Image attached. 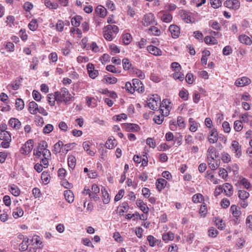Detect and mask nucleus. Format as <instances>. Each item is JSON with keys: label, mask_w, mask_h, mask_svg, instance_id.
<instances>
[{"label": "nucleus", "mask_w": 252, "mask_h": 252, "mask_svg": "<svg viewBox=\"0 0 252 252\" xmlns=\"http://www.w3.org/2000/svg\"><path fill=\"white\" fill-rule=\"evenodd\" d=\"M119 32V28L116 25H108L105 27L103 36L108 41H112L114 35Z\"/></svg>", "instance_id": "f257e3e1"}, {"label": "nucleus", "mask_w": 252, "mask_h": 252, "mask_svg": "<svg viewBox=\"0 0 252 252\" xmlns=\"http://www.w3.org/2000/svg\"><path fill=\"white\" fill-rule=\"evenodd\" d=\"M55 94H56L57 101L60 102H67L73 97L68 90L65 88H62L60 92H56Z\"/></svg>", "instance_id": "f03ea898"}, {"label": "nucleus", "mask_w": 252, "mask_h": 252, "mask_svg": "<svg viewBox=\"0 0 252 252\" xmlns=\"http://www.w3.org/2000/svg\"><path fill=\"white\" fill-rule=\"evenodd\" d=\"M0 139L2 140L1 145L3 148H7L10 146L11 141V134L8 131L0 132Z\"/></svg>", "instance_id": "7ed1b4c3"}, {"label": "nucleus", "mask_w": 252, "mask_h": 252, "mask_svg": "<svg viewBox=\"0 0 252 252\" xmlns=\"http://www.w3.org/2000/svg\"><path fill=\"white\" fill-rule=\"evenodd\" d=\"M32 244L29 245V247H28V252H36V250L38 248H41V245L42 244V242L39 239V237L37 236H34L32 237L31 240Z\"/></svg>", "instance_id": "20e7f679"}, {"label": "nucleus", "mask_w": 252, "mask_h": 252, "mask_svg": "<svg viewBox=\"0 0 252 252\" xmlns=\"http://www.w3.org/2000/svg\"><path fill=\"white\" fill-rule=\"evenodd\" d=\"M142 23V25L145 27L154 25L156 23L154 15L152 13L146 14L143 16Z\"/></svg>", "instance_id": "39448f33"}, {"label": "nucleus", "mask_w": 252, "mask_h": 252, "mask_svg": "<svg viewBox=\"0 0 252 252\" xmlns=\"http://www.w3.org/2000/svg\"><path fill=\"white\" fill-rule=\"evenodd\" d=\"M33 149V141L28 140L21 149V152L24 155L29 154Z\"/></svg>", "instance_id": "423d86ee"}, {"label": "nucleus", "mask_w": 252, "mask_h": 252, "mask_svg": "<svg viewBox=\"0 0 252 252\" xmlns=\"http://www.w3.org/2000/svg\"><path fill=\"white\" fill-rule=\"evenodd\" d=\"M47 144L46 142L43 141L39 144L37 149L42 152L43 157L51 156V153L50 151L47 149Z\"/></svg>", "instance_id": "0eeeda50"}, {"label": "nucleus", "mask_w": 252, "mask_h": 252, "mask_svg": "<svg viewBox=\"0 0 252 252\" xmlns=\"http://www.w3.org/2000/svg\"><path fill=\"white\" fill-rule=\"evenodd\" d=\"M241 147V146L237 141L233 140L232 142L230 148L231 151L235 154L237 158H239L242 155Z\"/></svg>", "instance_id": "6e6552de"}, {"label": "nucleus", "mask_w": 252, "mask_h": 252, "mask_svg": "<svg viewBox=\"0 0 252 252\" xmlns=\"http://www.w3.org/2000/svg\"><path fill=\"white\" fill-rule=\"evenodd\" d=\"M132 85L135 91L139 93H143L145 89L142 82L138 79H132Z\"/></svg>", "instance_id": "1a4fd4ad"}, {"label": "nucleus", "mask_w": 252, "mask_h": 252, "mask_svg": "<svg viewBox=\"0 0 252 252\" xmlns=\"http://www.w3.org/2000/svg\"><path fill=\"white\" fill-rule=\"evenodd\" d=\"M208 139L210 143L213 144L217 142L219 139V135L216 128H213L210 131L208 134Z\"/></svg>", "instance_id": "9d476101"}, {"label": "nucleus", "mask_w": 252, "mask_h": 252, "mask_svg": "<svg viewBox=\"0 0 252 252\" xmlns=\"http://www.w3.org/2000/svg\"><path fill=\"white\" fill-rule=\"evenodd\" d=\"M251 82V80L247 77H243L238 78L235 82V85L237 87H243L249 85Z\"/></svg>", "instance_id": "9b49d317"}, {"label": "nucleus", "mask_w": 252, "mask_h": 252, "mask_svg": "<svg viewBox=\"0 0 252 252\" xmlns=\"http://www.w3.org/2000/svg\"><path fill=\"white\" fill-rule=\"evenodd\" d=\"M8 125L15 130H18L21 127V122L18 119L15 118H11L9 120Z\"/></svg>", "instance_id": "f8f14e48"}, {"label": "nucleus", "mask_w": 252, "mask_h": 252, "mask_svg": "<svg viewBox=\"0 0 252 252\" xmlns=\"http://www.w3.org/2000/svg\"><path fill=\"white\" fill-rule=\"evenodd\" d=\"M87 68L89 75L91 78L94 79L98 76V71L94 69V66L92 63H88Z\"/></svg>", "instance_id": "ddd939ff"}, {"label": "nucleus", "mask_w": 252, "mask_h": 252, "mask_svg": "<svg viewBox=\"0 0 252 252\" xmlns=\"http://www.w3.org/2000/svg\"><path fill=\"white\" fill-rule=\"evenodd\" d=\"M169 31L173 38H177L179 37L180 33V29L178 26L171 25L169 27Z\"/></svg>", "instance_id": "4468645a"}, {"label": "nucleus", "mask_w": 252, "mask_h": 252, "mask_svg": "<svg viewBox=\"0 0 252 252\" xmlns=\"http://www.w3.org/2000/svg\"><path fill=\"white\" fill-rule=\"evenodd\" d=\"M226 7L234 9H237L240 7V3L237 0H227L224 2Z\"/></svg>", "instance_id": "2eb2a0df"}, {"label": "nucleus", "mask_w": 252, "mask_h": 252, "mask_svg": "<svg viewBox=\"0 0 252 252\" xmlns=\"http://www.w3.org/2000/svg\"><path fill=\"white\" fill-rule=\"evenodd\" d=\"M222 187L225 195L229 197L233 194V187L229 183H225L222 185Z\"/></svg>", "instance_id": "dca6fc26"}, {"label": "nucleus", "mask_w": 252, "mask_h": 252, "mask_svg": "<svg viewBox=\"0 0 252 252\" xmlns=\"http://www.w3.org/2000/svg\"><path fill=\"white\" fill-rule=\"evenodd\" d=\"M136 204L137 206L140 209V210L144 213L148 214L149 209L147 205L141 199H137L136 200Z\"/></svg>", "instance_id": "f3484780"}, {"label": "nucleus", "mask_w": 252, "mask_h": 252, "mask_svg": "<svg viewBox=\"0 0 252 252\" xmlns=\"http://www.w3.org/2000/svg\"><path fill=\"white\" fill-rule=\"evenodd\" d=\"M147 50L150 53L155 56H160L162 55L161 50L158 48L153 45L148 46L147 47Z\"/></svg>", "instance_id": "a211bd4d"}, {"label": "nucleus", "mask_w": 252, "mask_h": 252, "mask_svg": "<svg viewBox=\"0 0 252 252\" xmlns=\"http://www.w3.org/2000/svg\"><path fill=\"white\" fill-rule=\"evenodd\" d=\"M238 39L241 43L247 45H251L252 44L251 38L245 34L240 35Z\"/></svg>", "instance_id": "6ab92c4d"}, {"label": "nucleus", "mask_w": 252, "mask_h": 252, "mask_svg": "<svg viewBox=\"0 0 252 252\" xmlns=\"http://www.w3.org/2000/svg\"><path fill=\"white\" fill-rule=\"evenodd\" d=\"M38 106L37 104L32 101L29 103V111L31 114L35 115L38 113Z\"/></svg>", "instance_id": "aec40b11"}, {"label": "nucleus", "mask_w": 252, "mask_h": 252, "mask_svg": "<svg viewBox=\"0 0 252 252\" xmlns=\"http://www.w3.org/2000/svg\"><path fill=\"white\" fill-rule=\"evenodd\" d=\"M147 241L149 243L150 246L154 247L156 245H159L161 243V240L155 238L152 235H148L147 236Z\"/></svg>", "instance_id": "412c9836"}, {"label": "nucleus", "mask_w": 252, "mask_h": 252, "mask_svg": "<svg viewBox=\"0 0 252 252\" xmlns=\"http://www.w3.org/2000/svg\"><path fill=\"white\" fill-rule=\"evenodd\" d=\"M167 182L163 178L158 179L156 183L157 189L158 191L162 190L166 186Z\"/></svg>", "instance_id": "4be33fe9"}, {"label": "nucleus", "mask_w": 252, "mask_h": 252, "mask_svg": "<svg viewBox=\"0 0 252 252\" xmlns=\"http://www.w3.org/2000/svg\"><path fill=\"white\" fill-rule=\"evenodd\" d=\"M82 193L84 195H89V197L94 201H97L99 199V196L94 195L93 193H92V191L87 186L85 187Z\"/></svg>", "instance_id": "5701e85b"}, {"label": "nucleus", "mask_w": 252, "mask_h": 252, "mask_svg": "<svg viewBox=\"0 0 252 252\" xmlns=\"http://www.w3.org/2000/svg\"><path fill=\"white\" fill-rule=\"evenodd\" d=\"M189 123L190 125L189 130L191 132H195L197 130L199 123H197L192 118H189Z\"/></svg>", "instance_id": "b1692460"}, {"label": "nucleus", "mask_w": 252, "mask_h": 252, "mask_svg": "<svg viewBox=\"0 0 252 252\" xmlns=\"http://www.w3.org/2000/svg\"><path fill=\"white\" fill-rule=\"evenodd\" d=\"M101 192L103 203L105 204H108L110 202V198L106 189L105 188L102 187L101 189Z\"/></svg>", "instance_id": "393cba45"}, {"label": "nucleus", "mask_w": 252, "mask_h": 252, "mask_svg": "<svg viewBox=\"0 0 252 252\" xmlns=\"http://www.w3.org/2000/svg\"><path fill=\"white\" fill-rule=\"evenodd\" d=\"M64 195L66 200L69 203H71L74 201V194L70 190H66L64 192Z\"/></svg>", "instance_id": "a878e982"}, {"label": "nucleus", "mask_w": 252, "mask_h": 252, "mask_svg": "<svg viewBox=\"0 0 252 252\" xmlns=\"http://www.w3.org/2000/svg\"><path fill=\"white\" fill-rule=\"evenodd\" d=\"M160 103L158 102L153 99H148L147 100L148 106L153 110H156L158 108V105Z\"/></svg>", "instance_id": "bb28decb"}, {"label": "nucleus", "mask_w": 252, "mask_h": 252, "mask_svg": "<svg viewBox=\"0 0 252 252\" xmlns=\"http://www.w3.org/2000/svg\"><path fill=\"white\" fill-rule=\"evenodd\" d=\"M207 158L208 160L213 159L216 156V149L214 146H210L207 150Z\"/></svg>", "instance_id": "cd10ccee"}, {"label": "nucleus", "mask_w": 252, "mask_h": 252, "mask_svg": "<svg viewBox=\"0 0 252 252\" xmlns=\"http://www.w3.org/2000/svg\"><path fill=\"white\" fill-rule=\"evenodd\" d=\"M86 103L88 107L94 108L97 105V101L94 97L87 96L86 98Z\"/></svg>", "instance_id": "c85d7f7f"}, {"label": "nucleus", "mask_w": 252, "mask_h": 252, "mask_svg": "<svg viewBox=\"0 0 252 252\" xmlns=\"http://www.w3.org/2000/svg\"><path fill=\"white\" fill-rule=\"evenodd\" d=\"M63 143L62 141H59L54 145L53 153L57 154L59 153H62V147H63Z\"/></svg>", "instance_id": "c756f323"}, {"label": "nucleus", "mask_w": 252, "mask_h": 252, "mask_svg": "<svg viewBox=\"0 0 252 252\" xmlns=\"http://www.w3.org/2000/svg\"><path fill=\"white\" fill-rule=\"evenodd\" d=\"M95 12L101 17H104L107 14L106 8L101 5H98L96 7Z\"/></svg>", "instance_id": "7c9ffc66"}, {"label": "nucleus", "mask_w": 252, "mask_h": 252, "mask_svg": "<svg viewBox=\"0 0 252 252\" xmlns=\"http://www.w3.org/2000/svg\"><path fill=\"white\" fill-rule=\"evenodd\" d=\"M230 210L233 216L235 218H238L241 214L240 208L235 205H232L230 207Z\"/></svg>", "instance_id": "2f4dec72"}, {"label": "nucleus", "mask_w": 252, "mask_h": 252, "mask_svg": "<svg viewBox=\"0 0 252 252\" xmlns=\"http://www.w3.org/2000/svg\"><path fill=\"white\" fill-rule=\"evenodd\" d=\"M174 234L171 231L167 233H164L162 236V240L166 243L169 241H172L174 239Z\"/></svg>", "instance_id": "473e14b6"}, {"label": "nucleus", "mask_w": 252, "mask_h": 252, "mask_svg": "<svg viewBox=\"0 0 252 252\" xmlns=\"http://www.w3.org/2000/svg\"><path fill=\"white\" fill-rule=\"evenodd\" d=\"M125 126L128 131H137L140 129L137 125L134 124H126Z\"/></svg>", "instance_id": "72a5a7b5"}, {"label": "nucleus", "mask_w": 252, "mask_h": 252, "mask_svg": "<svg viewBox=\"0 0 252 252\" xmlns=\"http://www.w3.org/2000/svg\"><path fill=\"white\" fill-rule=\"evenodd\" d=\"M76 145L75 143L63 144V147H62V153L66 154L69 151L73 149Z\"/></svg>", "instance_id": "f704fd0d"}, {"label": "nucleus", "mask_w": 252, "mask_h": 252, "mask_svg": "<svg viewBox=\"0 0 252 252\" xmlns=\"http://www.w3.org/2000/svg\"><path fill=\"white\" fill-rule=\"evenodd\" d=\"M21 80H22V78H17L9 85L8 87H11L13 90H18L20 87Z\"/></svg>", "instance_id": "c9c22d12"}, {"label": "nucleus", "mask_w": 252, "mask_h": 252, "mask_svg": "<svg viewBox=\"0 0 252 252\" xmlns=\"http://www.w3.org/2000/svg\"><path fill=\"white\" fill-rule=\"evenodd\" d=\"M103 81L110 84H114L117 82V79L109 74L105 76Z\"/></svg>", "instance_id": "e433bc0d"}, {"label": "nucleus", "mask_w": 252, "mask_h": 252, "mask_svg": "<svg viewBox=\"0 0 252 252\" xmlns=\"http://www.w3.org/2000/svg\"><path fill=\"white\" fill-rule=\"evenodd\" d=\"M204 42L207 44L216 45L218 43L217 40L213 36H206L204 38Z\"/></svg>", "instance_id": "4c0bfd02"}, {"label": "nucleus", "mask_w": 252, "mask_h": 252, "mask_svg": "<svg viewBox=\"0 0 252 252\" xmlns=\"http://www.w3.org/2000/svg\"><path fill=\"white\" fill-rule=\"evenodd\" d=\"M82 17L80 16L76 15L73 17L71 20V23L73 26L78 27L80 25Z\"/></svg>", "instance_id": "58836bf2"}, {"label": "nucleus", "mask_w": 252, "mask_h": 252, "mask_svg": "<svg viewBox=\"0 0 252 252\" xmlns=\"http://www.w3.org/2000/svg\"><path fill=\"white\" fill-rule=\"evenodd\" d=\"M117 145L116 141L115 139L109 138L105 143V146L107 149H112Z\"/></svg>", "instance_id": "ea45409f"}, {"label": "nucleus", "mask_w": 252, "mask_h": 252, "mask_svg": "<svg viewBox=\"0 0 252 252\" xmlns=\"http://www.w3.org/2000/svg\"><path fill=\"white\" fill-rule=\"evenodd\" d=\"M10 192L15 196H18L20 194V190L19 188L14 185H12L9 188Z\"/></svg>", "instance_id": "a19ab883"}, {"label": "nucleus", "mask_w": 252, "mask_h": 252, "mask_svg": "<svg viewBox=\"0 0 252 252\" xmlns=\"http://www.w3.org/2000/svg\"><path fill=\"white\" fill-rule=\"evenodd\" d=\"M76 158L73 156H70L68 158V165L71 169H74L76 165Z\"/></svg>", "instance_id": "79ce46f5"}, {"label": "nucleus", "mask_w": 252, "mask_h": 252, "mask_svg": "<svg viewBox=\"0 0 252 252\" xmlns=\"http://www.w3.org/2000/svg\"><path fill=\"white\" fill-rule=\"evenodd\" d=\"M45 6L52 9H56L58 7V4L55 2H52L50 0H44Z\"/></svg>", "instance_id": "37998d69"}, {"label": "nucleus", "mask_w": 252, "mask_h": 252, "mask_svg": "<svg viewBox=\"0 0 252 252\" xmlns=\"http://www.w3.org/2000/svg\"><path fill=\"white\" fill-rule=\"evenodd\" d=\"M131 40L132 36L130 33H126L123 35V42L125 44H129Z\"/></svg>", "instance_id": "c03bdc74"}, {"label": "nucleus", "mask_w": 252, "mask_h": 252, "mask_svg": "<svg viewBox=\"0 0 252 252\" xmlns=\"http://www.w3.org/2000/svg\"><path fill=\"white\" fill-rule=\"evenodd\" d=\"M24 211L21 208H17L13 212V216L14 218L17 219L23 216Z\"/></svg>", "instance_id": "a18cd8bd"}, {"label": "nucleus", "mask_w": 252, "mask_h": 252, "mask_svg": "<svg viewBox=\"0 0 252 252\" xmlns=\"http://www.w3.org/2000/svg\"><path fill=\"white\" fill-rule=\"evenodd\" d=\"M249 196V193L244 190H240L239 191L238 196L240 200H247Z\"/></svg>", "instance_id": "49530a36"}, {"label": "nucleus", "mask_w": 252, "mask_h": 252, "mask_svg": "<svg viewBox=\"0 0 252 252\" xmlns=\"http://www.w3.org/2000/svg\"><path fill=\"white\" fill-rule=\"evenodd\" d=\"M47 99L51 106H54L55 104V101H57L56 94H48Z\"/></svg>", "instance_id": "de8ad7c7"}, {"label": "nucleus", "mask_w": 252, "mask_h": 252, "mask_svg": "<svg viewBox=\"0 0 252 252\" xmlns=\"http://www.w3.org/2000/svg\"><path fill=\"white\" fill-rule=\"evenodd\" d=\"M29 245H30L29 239L26 240V239H24L19 245V250L21 251H26Z\"/></svg>", "instance_id": "09e8293b"}, {"label": "nucleus", "mask_w": 252, "mask_h": 252, "mask_svg": "<svg viewBox=\"0 0 252 252\" xmlns=\"http://www.w3.org/2000/svg\"><path fill=\"white\" fill-rule=\"evenodd\" d=\"M149 32L155 36H159L161 34L160 30L155 26H151L149 29Z\"/></svg>", "instance_id": "8fccbe9b"}, {"label": "nucleus", "mask_w": 252, "mask_h": 252, "mask_svg": "<svg viewBox=\"0 0 252 252\" xmlns=\"http://www.w3.org/2000/svg\"><path fill=\"white\" fill-rule=\"evenodd\" d=\"M24 102L21 98H17L15 107L18 110H22L24 107Z\"/></svg>", "instance_id": "3c124183"}, {"label": "nucleus", "mask_w": 252, "mask_h": 252, "mask_svg": "<svg viewBox=\"0 0 252 252\" xmlns=\"http://www.w3.org/2000/svg\"><path fill=\"white\" fill-rule=\"evenodd\" d=\"M208 160L209 166L211 170H215L219 167V164L218 163V162L217 161H215L214 158L212 160Z\"/></svg>", "instance_id": "603ef678"}, {"label": "nucleus", "mask_w": 252, "mask_h": 252, "mask_svg": "<svg viewBox=\"0 0 252 252\" xmlns=\"http://www.w3.org/2000/svg\"><path fill=\"white\" fill-rule=\"evenodd\" d=\"M41 180L45 184H47L50 181V175L48 172L43 171L41 174Z\"/></svg>", "instance_id": "864d4df0"}, {"label": "nucleus", "mask_w": 252, "mask_h": 252, "mask_svg": "<svg viewBox=\"0 0 252 252\" xmlns=\"http://www.w3.org/2000/svg\"><path fill=\"white\" fill-rule=\"evenodd\" d=\"M243 126L241 121H235L234 123V128L236 131H240L243 129Z\"/></svg>", "instance_id": "5fc2aeb1"}, {"label": "nucleus", "mask_w": 252, "mask_h": 252, "mask_svg": "<svg viewBox=\"0 0 252 252\" xmlns=\"http://www.w3.org/2000/svg\"><path fill=\"white\" fill-rule=\"evenodd\" d=\"M28 27L31 31H35L38 28V24L37 21L35 19H32L29 24Z\"/></svg>", "instance_id": "6e6d98bb"}, {"label": "nucleus", "mask_w": 252, "mask_h": 252, "mask_svg": "<svg viewBox=\"0 0 252 252\" xmlns=\"http://www.w3.org/2000/svg\"><path fill=\"white\" fill-rule=\"evenodd\" d=\"M173 77L175 80H178L180 81L184 80L185 78L184 75L179 71H176L173 74Z\"/></svg>", "instance_id": "4d7b16f0"}, {"label": "nucleus", "mask_w": 252, "mask_h": 252, "mask_svg": "<svg viewBox=\"0 0 252 252\" xmlns=\"http://www.w3.org/2000/svg\"><path fill=\"white\" fill-rule=\"evenodd\" d=\"M161 20L165 23H169L172 20V16L169 13H164L161 17Z\"/></svg>", "instance_id": "13d9d810"}, {"label": "nucleus", "mask_w": 252, "mask_h": 252, "mask_svg": "<svg viewBox=\"0 0 252 252\" xmlns=\"http://www.w3.org/2000/svg\"><path fill=\"white\" fill-rule=\"evenodd\" d=\"M203 199V195L200 193H197L193 195L192 197V201L194 203L201 202Z\"/></svg>", "instance_id": "bf43d9fd"}, {"label": "nucleus", "mask_w": 252, "mask_h": 252, "mask_svg": "<svg viewBox=\"0 0 252 252\" xmlns=\"http://www.w3.org/2000/svg\"><path fill=\"white\" fill-rule=\"evenodd\" d=\"M181 17L182 19H184L185 21L187 23H191L192 21L191 16L187 12L184 11L181 15Z\"/></svg>", "instance_id": "052dcab7"}, {"label": "nucleus", "mask_w": 252, "mask_h": 252, "mask_svg": "<svg viewBox=\"0 0 252 252\" xmlns=\"http://www.w3.org/2000/svg\"><path fill=\"white\" fill-rule=\"evenodd\" d=\"M123 66L125 70H128L131 66V63L127 58H125L123 60Z\"/></svg>", "instance_id": "680f3d73"}, {"label": "nucleus", "mask_w": 252, "mask_h": 252, "mask_svg": "<svg viewBox=\"0 0 252 252\" xmlns=\"http://www.w3.org/2000/svg\"><path fill=\"white\" fill-rule=\"evenodd\" d=\"M133 72L135 73L139 79H144L145 78V74L142 70L137 68H133Z\"/></svg>", "instance_id": "e2e57ef3"}, {"label": "nucleus", "mask_w": 252, "mask_h": 252, "mask_svg": "<svg viewBox=\"0 0 252 252\" xmlns=\"http://www.w3.org/2000/svg\"><path fill=\"white\" fill-rule=\"evenodd\" d=\"M179 95L180 97L184 100H187L188 99L189 93L188 91L185 89L180 91Z\"/></svg>", "instance_id": "0e129e2a"}, {"label": "nucleus", "mask_w": 252, "mask_h": 252, "mask_svg": "<svg viewBox=\"0 0 252 252\" xmlns=\"http://www.w3.org/2000/svg\"><path fill=\"white\" fill-rule=\"evenodd\" d=\"M177 124L181 129L185 128L186 124L184 118L181 116L177 117Z\"/></svg>", "instance_id": "69168bd1"}, {"label": "nucleus", "mask_w": 252, "mask_h": 252, "mask_svg": "<svg viewBox=\"0 0 252 252\" xmlns=\"http://www.w3.org/2000/svg\"><path fill=\"white\" fill-rule=\"evenodd\" d=\"M209 25L213 29H214L215 30L219 31L220 30V25L217 21H210L209 23Z\"/></svg>", "instance_id": "338daca9"}, {"label": "nucleus", "mask_w": 252, "mask_h": 252, "mask_svg": "<svg viewBox=\"0 0 252 252\" xmlns=\"http://www.w3.org/2000/svg\"><path fill=\"white\" fill-rule=\"evenodd\" d=\"M232 47L229 45L225 46L222 49V54L224 56L229 55L232 53Z\"/></svg>", "instance_id": "774afa93"}]
</instances>
